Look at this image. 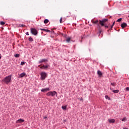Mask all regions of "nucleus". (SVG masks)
Returning a JSON list of instances; mask_svg holds the SVG:
<instances>
[{
  "mask_svg": "<svg viewBox=\"0 0 129 129\" xmlns=\"http://www.w3.org/2000/svg\"><path fill=\"white\" fill-rule=\"evenodd\" d=\"M40 66H41L40 65L38 66V67H40Z\"/></svg>",
  "mask_w": 129,
  "mask_h": 129,
  "instance_id": "nucleus-38",
  "label": "nucleus"
},
{
  "mask_svg": "<svg viewBox=\"0 0 129 129\" xmlns=\"http://www.w3.org/2000/svg\"><path fill=\"white\" fill-rule=\"evenodd\" d=\"M26 35H27V36H29V32H26Z\"/></svg>",
  "mask_w": 129,
  "mask_h": 129,
  "instance_id": "nucleus-30",
  "label": "nucleus"
},
{
  "mask_svg": "<svg viewBox=\"0 0 129 129\" xmlns=\"http://www.w3.org/2000/svg\"><path fill=\"white\" fill-rule=\"evenodd\" d=\"M44 119H46V118H47V117H46V116H45V117H44Z\"/></svg>",
  "mask_w": 129,
  "mask_h": 129,
  "instance_id": "nucleus-36",
  "label": "nucleus"
},
{
  "mask_svg": "<svg viewBox=\"0 0 129 129\" xmlns=\"http://www.w3.org/2000/svg\"><path fill=\"white\" fill-rule=\"evenodd\" d=\"M123 129H127V128H126V127H125V128H123Z\"/></svg>",
  "mask_w": 129,
  "mask_h": 129,
  "instance_id": "nucleus-37",
  "label": "nucleus"
},
{
  "mask_svg": "<svg viewBox=\"0 0 129 129\" xmlns=\"http://www.w3.org/2000/svg\"><path fill=\"white\" fill-rule=\"evenodd\" d=\"M19 27H25V25L24 24H22V25L19 26Z\"/></svg>",
  "mask_w": 129,
  "mask_h": 129,
  "instance_id": "nucleus-29",
  "label": "nucleus"
},
{
  "mask_svg": "<svg viewBox=\"0 0 129 129\" xmlns=\"http://www.w3.org/2000/svg\"><path fill=\"white\" fill-rule=\"evenodd\" d=\"M111 85H113V84L111 83Z\"/></svg>",
  "mask_w": 129,
  "mask_h": 129,
  "instance_id": "nucleus-39",
  "label": "nucleus"
},
{
  "mask_svg": "<svg viewBox=\"0 0 129 129\" xmlns=\"http://www.w3.org/2000/svg\"><path fill=\"white\" fill-rule=\"evenodd\" d=\"M28 40L30 42H33V38H32V37H29Z\"/></svg>",
  "mask_w": 129,
  "mask_h": 129,
  "instance_id": "nucleus-18",
  "label": "nucleus"
},
{
  "mask_svg": "<svg viewBox=\"0 0 129 129\" xmlns=\"http://www.w3.org/2000/svg\"><path fill=\"white\" fill-rule=\"evenodd\" d=\"M49 23V20L48 19H45L44 21V24H48Z\"/></svg>",
  "mask_w": 129,
  "mask_h": 129,
  "instance_id": "nucleus-16",
  "label": "nucleus"
},
{
  "mask_svg": "<svg viewBox=\"0 0 129 129\" xmlns=\"http://www.w3.org/2000/svg\"><path fill=\"white\" fill-rule=\"evenodd\" d=\"M40 79L41 80H45L46 79V77H47V73L45 72H42L40 73Z\"/></svg>",
  "mask_w": 129,
  "mask_h": 129,
  "instance_id": "nucleus-2",
  "label": "nucleus"
},
{
  "mask_svg": "<svg viewBox=\"0 0 129 129\" xmlns=\"http://www.w3.org/2000/svg\"><path fill=\"white\" fill-rule=\"evenodd\" d=\"M2 58V56H0V59Z\"/></svg>",
  "mask_w": 129,
  "mask_h": 129,
  "instance_id": "nucleus-40",
  "label": "nucleus"
},
{
  "mask_svg": "<svg viewBox=\"0 0 129 129\" xmlns=\"http://www.w3.org/2000/svg\"><path fill=\"white\" fill-rule=\"evenodd\" d=\"M105 28H108V26H105Z\"/></svg>",
  "mask_w": 129,
  "mask_h": 129,
  "instance_id": "nucleus-35",
  "label": "nucleus"
},
{
  "mask_svg": "<svg viewBox=\"0 0 129 129\" xmlns=\"http://www.w3.org/2000/svg\"><path fill=\"white\" fill-rule=\"evenodd\" d=\"M99 34H101V30H99Z\"/></svg>",
  "mask_w": 129,
  "mask_h": 129,
  "instance_id": "nucleus-33",
  "label": "nucleus"
},
{
  "mask_svg": "<svg viewBox=\"0 0 129 129\" xmlns=\"http://www.w3.org/2000/svg\"><path fill=\"white\" fill-rule=\"evenodd\" d=\"M80 100L82 101V100H83V98L82 97H81V98H80Z\"/></svg>",
  "mask_w": 129,
  "mask_h": 129,
  "instance_id": "nucleus-32",
  "label": "nucleus"
},
{
  "mask_svg": "<svg viewBox=\"0 0 129 129\" xmlns=\"http://www.w3.org/2000/svg\"><path fill=\"white\" fill-rule=\"evenodd\" d=\"M50 67V66L49 64L46 65V66H44L43 65V69H48Z\"/></svg>",
  "mask_w": 129,
  "mask_h": 129,
  "instance_id": "nucleus-13",
  "label": "nucleus"
},
{
  "mask_svg": "<svg viewBox=\"0 0 129 129\" xmlns=\"http://www.w3.org/2000/svg\"><path fill=\"white\" fill-rule=\"evenodd\" d=\"M11 81H12V75L7 76L2 80V82H4V83H6V84H9Z\"/></svg>",
  "mask_w": 129,
  "mask_h": 129,
  "instance_id": "nucleus-1",
  "label": "nucleus"
},
{
  "mask_svg": "<svg viewBox=\"0 0 129 129\" xmlns=\"http://www.w3.org/2000/svg\"><path fill=\"white\" fill-rule=\"evenodd\" d=\"M5 23L4 22L1 21L0 22V24L2 25V26H4L5 25Z\"/></svg>",
  "mask_w": 129,
  "mask_h": 129,
  "instance_id": "nucleus-24",
  "label": "nucleus"
},
{
  "mask_svg": "<svg viewBox=\"0 0 129 129\" xmlns=\"http://www.w3.org/2000/svg\"><path fill=\"white\" fill-rule=\"evenodd\" d=\"M105 98H106V99H108V100H110V98H109L107 95L105 96Z\"/></svg>",
  "mask_w": 129,
  "mask_h": 129,
  "instance_id": "nucleus-20",
  "label": "nucleus"
},
{
  "mask_svg": "<svg viewBox=\"0 0 129 129\" xmlns=\"http://www.w3.org/2000/svg\"><path fill=\"white\" fill-rule=\"evenodd\" d=\"M57 94V92L56 91H53V92H49L46 94V95L47 96H55Z\"/></svg>",
  "mask_w": 129,
  "mask_h": 129,
  "instance_id": "nucleus-4",
  "label": "nucleus"
},
{
  "mask_svg": "<svg viewBox=\"0 0 129 129\" xmlns=\"http://www.w3.org/2000/svg\"><path fill=\"white\" fill-rule=\"evenodd\" d=\"M59 22L61 23H62V17L60 18V20H59Z\"/></svg>",
  "mask_w": 129,
  "mask_h": 129,
  "instance_id": "nucleus-26",
  "label": "nucleus"
},
{
  "mask_svg": "<svg viewBox=\"0 0 129 129\" xmlns=\"http://www.w3.org/2000/svg\"><path fill=\"white\" fill-rule=\"evenodd\" d=\"M126 90L127 91H129V88L128 87L126 88Z\"/></svg>",
  "mask_w": 129,
  "mask_h": 129,
  "instance_id": "nucleus-28",
  "label": "nucleus"
},
{
  "mask_svg": "<svg viewBox=\"0 0 129 129\" xmlns=\"http://www.w3.org/2000/svg\"><path fill=\"white\" fill-rule=\"evenodd\" d=\"M61 108L63 110H66V109H67V106H62Z\"/></svg>",
  "mask_w": 129,
  "mask_h": 129,
  "instance_id": "nucleus-15",
  "label": "nucleus"
},
{
  "mask_svg": "<svg viewBox=\"0 0 129 129\" xmlns=\"http://www.w3.org/2000/svg\"><path fill=\"white\" fill-rule=\"evenodd\" d=\"M108 121H109V122L110 123H111L112 122H113V119H109L108 120Z\"/></svg>",
  "mask_w": 129,
  "mask_h": 129,
  "instance_id": "nucleus-19",
  "label": "nucleus"
},
{
  "mask_svg": "<svg viewBox=\"0 0 129 129\" xmlns=\"http://www.w3.org/2000/svg\"><path fill=\"white\" fill-rule=\"evenodd\" d=\"M121 20H122V19L120 18L117 20V22H118V23H120V21H121Z\"/></svg>",
  "mask_w": 129,
  "mask_h": 129,
  "instance_id": "nucleus-25",
  "label": "nucleus"
},
{
  "mask_svg": "<svg viewBox=\"0 0 129 129\" xmlns=\"http://www.w3.org/2000/svg\"><path fill=\"white\" fill-rule=\"evenodd\" d=\"M24 64H25V62H24V61H22L21 62V65H24Z\"/></svg>",
  "mask_w": 129,
  "mask_h": 129,
  "instance_id": "nucleus-27",
  "label": "nucleus"
},
{
  "mask_svg": "<svg viewBox=\"0 0 129 129\" xmlns=\"http://www.w3.org/2000/svg\"><path fill=\"white\" fill-rule=\"evenodd\" d=\"M41 30H42V31H44V32H46L47 33H48V32H50V30H48V29H41Z\"/></svg>",
  "mask_w": 129,
  "mask_h": 129,
  "instance_id": "nucleus-17",
  "label": "nucleus"
},
{
  "mask_svg": "<svg viewBox=\"0 0 129 129\" xmlns=\"http://www.w3.org/2000/svg\"><path fill=\"white\" fill-rule=\"evenodd\" d=\"M44 62H48V59H42L38 61V63L40 64Z\"/></svg>",
  "mask_w": 129,
  "mask_h": 129,
  "instance_id": "nucleus-6",
  "label": "nucleus"
},
{
  "mask_svg": "<svg viewBox=\"0 0 129 129\" xmlns=\"http://www.w3.org/2000/svg\"><path fill=\"white\" fill-rule=\"evenodd\" d=\"M40 69H44V67H43V66H42V67H40Z\"/></svg>",
  "mask_w": 129,
  "mask_h": 129,
  "instance_id": "nucleus-31",
  "label": "nucleus"
},
{
  "mask_svg": "<svg viewBox=\"0 0 129 129\" xmlns=\"http://www.w3.org/2000/svg\"><path fill=\"white\" fill-rule=\"evenodd\" d=\"M108 20L106 19H103L102 20L99 21V24L102 26V27H103L104 26V23H106L107 22Z\"/></svg>",
  "mask_w": 129,
  "mask_h": 129,
  "instance_id": "nucleus-5",
  "label": "nucleus"
},
{
  "mask_svg": "<svg viewBox=\"0 0 129 129\" xmlns=\"http://www.w3.org/2000/svg\"><path fill=\"white\" fill-rule=\"evenodd\" d=\"M113 25H114V22L113 23Z\"/></svg>",
  "mask_w": 129,
  "mask_h": 129,
  "instance_id": "nucleus-41",
  "label": "nucleus"
},
{
  "mask_svg": "<svg viewBox=\"0 0 129 129\" xmlns=\"http://www.w3.org/2000/svg\"><path fill=\"white\" fill-rule=\"evenodd\" d=\"M113 27V23H112V27H111V29H112V27Z\"/></svg>",
  "mask_w": 129,
  "mask_h": 129,
  "instance_id": "nucleus-34",
  "label": "nucleus"
},
{
  "mask_svg": "<svg viewBox=\"0 0 129 129\" xmlns=\"http://www.w3.org/2000/svg\"><path fill=\"white\" fill-rule=\"evenodd\" d=\"M127 26V25L126 24V23H123L121 25V27L122 29H123L124 28H125V27H126Z\"/></svg>",
  "mask_w": 129,
  "mask_h": 129,
  "instance_id": "nucleus-9",
  "label": "nucleus"
},
{
  "mask_svg": "<svg viewBox=\"0 0 129 129\" xmlns=\"http://www.w3.org/2000/svg\"><path fill=\"white\" fill-rule=\"evenodd\" d=\"M126 120H127L126 117H124L122 119V121H126Z\"/></svg>",
  "mask_w": 129,
  "mask_h": 129,
  "instance_id": "nucleus-22",
  "label": "nucleus"
},
{
  "mask_svg": "<svg viewBox=\"0 0 129 129\" xmlns=\"http://www.w3.org/2000/svg\"><path fill=\"white\" fill-rule=\"evenodd\" d=\"M49 90H50V89L49 88H46L45 89H42L41 90V91L42 92H45V91H49Z\"/></svg>",
  "mask_w": 129,
  "mask_h": 129,
  "instance_id": "nucleus-7",
  "label": "nucleus"
},
{
  "mask_svg": "<svg viewBox=\"0 0 129 129\" xmlns=\"http://www.w3.org/2000/svg\"><path fill=\"white\" fill-rule=\"evenodd\" d=\"M92 23H93V24H95V25H96L97 24H98V20H96L95 21H94V20H91Z\"/></svg>",
  "mask_w": 129,
  "mask_h": 129,
  "instance_id": "nucleus-11",
  "label": "nucleus"
},
{
  "mask_svg": "<svg viewBox=\"0 0 129 129\" xmlns=\"http://www.w3.org/2000/svg\"><path fill=\"white\" fill-rule=\"evenodd\" d=\"M113 122H114V120L113 121Z\"/></svg>",
  "mask_w": 129,
  "mask_h": 129,
  "instance_id": "nucleus-42",
  "label": "nucleus"
},
{
  "mask_svg": "<svg viewBox=\"0 0 129 129\" xmlns=\"http://www.w3.org/2000/svg\"><path fill=\"white\" fill-rule=\"evenodd\" d=\"M20 77H21V78L24 77V76H26V74L25 73H22L20 75Z\"/></svg>",
  "mask_w": 129,
  "mask_h": 129,
  "instance_id": "nucleus-14",
  "label": "nucleus"
},
{
  "mask_svg": "<svg viewBox=\"0 0 129 129\" xmlns=\"http://www.w3.org/2000/svg\"><path fill=\"white\" fill-rule=\"evenodd\" d=\"M71 40V37H68V38H67L66 42H67V43H70Z\"/></svg>",
  "mask_w": 129,
  "mask_h": 129,
  "instance_id": "nucleus-12",
  "label": "nucleus"
},
{
  "mask_svg": "<svg viewBox=\"0 0 129 129\" xmlns=\"http://www.w3.org/2000/svg\"><path fill=\"white\" fill-rule=\"evenodd\" d=\"M97 74L99 75V77H101L102 76V73H101V72L99 70L97 71Z\"/></svg>",
  "mask_w": 129,
  "mask_h": 129,
  "instance_id": "nucleus-10",
  "label": "nucleus"
},
{
  "mask_svg": "<svg viewBox=\"0 0 129 129\" xmlns=\"http://www.w3.org/2000/svg\"><path fill=\"white\" fill-rule=\"evenodd\" d=\"M114 93H118L119 92V91L118 90H115L113 91Z\"/></svg>",
  "mask_w": 129,
  "mask_h": 129,
  "instance_id": "nucleus-21",
  "label": "nucleus"
},
{
  "mask_svg": "<svg viewBox=\"0 0 129 129\" xmlns=\"http://www.w3.org/2000/svg\"><path fill=\"white\" fill-rule=\"evenodd\" d=\"M17 123H22V122H24V120L22 119H19L16 121Z\"/></svg>",
  "mask_w": 129,
  "mask_h": 129,
  "instance_id": "nucleus-8",
  "label": "nucleus"
},
{
  "mask_svg": "<svg viewBox=\"0 0 129 129\" xmlns=\"http://www.w3.org/2000/svg\"><path fill=\"white\" fill-rule=\"evenodd\" d=\"M15 57H16V58H19V57H20V54H16L15 55Z\"/></svg>",
  "mask_w": 129,
  "mask_h": 129,
  "instance_id": "nucleus-23",
  "label": "nucleus"
},
{
  "mask_svg": "<svg viewBox=\"0 0 129 129\" xmlns=\"http://www.w3.org/2000/svg\"><path fill=\"white\" fill-rule=\"evenodd\" d=\"M31 33L32 34V35H34V36H37L38 34V31H37V30L35 28H31L30 29Z\"/></svg>",
  "mask_w": 129,
  "mask_h": 129,
  "instance_id": "nucleus-3",
  "label": "nucleus"
}]
</instances>
